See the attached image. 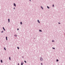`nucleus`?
<instances>
[{
	"mask_svg": "<svg viewBox=\"0 0 65 65\" xmlns=\"http://www.w3.org/2000/svg\"><path fill=\"white\" fill-rule=\"evenodd\" d=\"M40 60L41 61H42V60H43V59L41 58H40Z\"/></svg>",
	"mask_w": 65,
	"mask_h": 65,
	"instance_id": "f257e3e1",
	"label": "nucleus"
},
{
	"mask_svg": "<svg viewBox=\"0 0 65 65\" xmlns=\"http://www.w3.org/2000/svg\"><path fill=\"white\" fill-rule=\"evenodd\" d=\"M14 6H16V5H15V3H14Z\"/></svg>",
	"mask_w": 65,
	"mask_h": 65,
	"instance_id": "f03ea898",
	"label": "nucleus"
},
{
	"mask_svg": "<svg viewBox=\"0 0 65 65\" xmlns=\"http://www.w3.org/2000/svg\"><path fill=\"white\" fill-rule=\"evenodd\" d=\"M8 21L9 23V22H10V19H8Z\"/></svg>",
	"mask_w": 65,
	"mask_h": 65,
	"instance_id": "7ed1b4c3",
	"label": "nucleus"
},
{
	"mask_svg": "<svg viewBox=\"0 0 65 65\" xmlns=\"http://www.w3.org/2000/svg\"><path fill=\"white\" fill-rule=\"evenodd\" d=\"M3 29L4 30V31H5V29H4V27H3Z\"/></svg>",
	"mask_w": 65,
	"mask_h": 65,
	"instance_id": "20e7f679",
	"label": "nucleus"
},
{
	"mask_svg": "<svg viewBox=\"0 0 65 65\" xmlns=\"http://www.w3.org/2000/svg\"><path fill=\"white\" fill-rule=\"evenodd\" d=\"M23 62H22V63H21V65H23Z\"/></svg>",
	"mask_w": 65,
	"mask_h": 65,
	"instance_id": "39448f33",
	"label": "nucleus"
},
{
	"mask_svg": "<svg viewBox=\"0 0 65 65\" xmlns=\"http://www.w3.org/2000/svg\"><path fill=\"white\" fill-rule=\"evenodd\" d=\"M38 22L39 23H40V22H39V20H38Z\"/></svg>",
	"mask_w": 65,
	"mask_h": 65,
	"instance_id": "423d86ee",
	"label": "nucleus"
},
{
	"mask_svg": "<svg viewBox=\"0 0 65 65\" xmlns=\"http://www.w3.org/2000/svg\"><path fill=\"white\" fill-rule=\"evenodd\" d=\"M6 40H7V37H6Z\"/></svg>",
	"mask_w": 65,
	"mask_h": 65,
	"instance_id": "0eeeda50",
	"label": "nucleus"
},
{
	"mask_svg": "<svg viewBox=\"0 0 65 65\" xmlns=\"http://www.w3.org/2000/svg\"><path fill=\"white\" fill-rule=\"evenodd\" d=\"M1 63H3V62L2 61V60H1Z\"/></svg>",
	"mask_w": 65,
	"mask_h": 65,
	"instance_id": "6e6552de",
	"label": "nucleus"
},
{
	"mask_svg": "<svg viewBox=\"0 0 65 65\" xmlns=\"http://www.w3.org/2000/svg\"><path fill=\"white\" fill-rule=\"evenodd\" d=\"M14 36H17V35H15Z\"/></svg>",
	"mask_w": 65,
	"mask_h": 65,
	"instance_id": "1a4fd4ad",
	"label": "nucleus"
},
{
	"mask_svg": "<svg viewBox=\"0 0 65 65\" xmlns=\"http://www.w3.org/2000/svg\"><path fill=\"white\" fill-rule=\"evenodd\" d=\"M9 59L10 60H11V59L10 58V57H9Z\"/></svg>",
	"mask_w": 65,
	"mask_h": 65,
	"instance_id": "9d476101",
	"label": "nucleus"
},
{
	"mask_svg": "<svg viewBox=\"0 0 65 65\" xmlns=\"http://www.w3.org/2000/svg\"><path fill=\"white\" fill-rule=\"evenodd\" d=\"M41 8L42 9H43V7H42L41 6Z\"/></svg>",
	"mask_w": 65,
	"mask_h": 65,
	"instance_id": "9b49d317",
	"label": "nucleus"
},
{
	"mask_svg": "<svg viewBox=\"0 0 65 65\" xmlns=\"http://www.w3.org/2000/svg\"><path fill=\"white\" fill-rule=\"evenodd\" d=\"M56 61L57 62H58V61H59V60L58 59H57Z\"/></svg>",
	"mask_w": 65,
	"mask_h": 65,
	"instance_id": "f8f14e48",
	"label": "nucleus"
},
{
	"mask_svg": "<svg viewBox=\"0 0 65 65\" xmlns=\"http://www.w3.org/2000/svg\"><path fill=\"white\" fill-rule=\"evenodd\" d=\"M47 7L48 8H50V7H48V6H47Z\"/></svg>",
	"mask_w": 65,
	"mask_h": 65,
	"instance_id": "ddd939ff",
	"label": "nucleus"
},
{
	"mask_svg": "<svg viewBox=\"0 0 65 65\" xmlns=\"http://www.w3.org/2000/svg\"><path fill=\"white\" fill-rule=\"evenodd\" d=\"M40 32H42V31L41 30H39Z\"/></svg>",
	"mask_w": 65,
	"mask_h": 65,
	"instance_id": "4468645a",
	"label": "nucleus"
},
{
	"mask_svg": "<svg viewBox=\"0 0 65 65\" xmlns=\"http://www.w3.org/2000/svg\"><path fill=\"white\" fill-rule=\"evenodd\" d=\"M20 24H21L22 25V22H20Z\"/></svg>",
	"mask_w": 65,
	"mask_h": 65,
	"instance_id": "2eb2a0df",
	"label": "nucleus"
},
{
	"mask_svg": "<svg viewBox=\"0 0 65 65\" xmlns=\"http://www.w3.org/2000/svg\"><path fill=\"white\" fill-rule=\"evenodd\" d=\"M52 48H53V49H54V50L55 49V48L53 47Z\"/></svg>",
	"mask_w": 65,
	"mask_h": 65,
	"instance_id": "dca6fc26",
	"label": "nucleus"
},
{
	"mask_svg": "<svg viewBox=\"0 0 65 65\" xmlns=\"http://www.w3.org/2000/svg\"><path fill=\"white\" fill-rule=\"evenodd\" d=\"M24 62H25V63H27V62L26 61H24Z\"/></svg>",
	"mask_w": 65,
	"mask_h": 65,
	"instance_id": "f3484780",
	"label": "nucleus"
},
{
	"mask_svg": "<svg viewBox=\"0 0 65 65\" xmlns=\"http://www.w3.org/2000/svg\"><path fill=\"white\" fill-rule=\"evenodd\" d=\"M17 48H18V49H19V48H20L19 47H17Z\"/></svg>",
	"mask_w": 65,
	"mask_h": 65,
	"instance_id": "a211bd4d",
	"label": "nucleus"
},
{
	"mask_svg": "<svg viewBox=\"0 0 65 65\" xmlns=\"http://www.w3.org/2000/svg\"><path fill=\"white\" fill-rule=\"evenodd\" d=\"M4 50H5V51H6V48H4Z\"/></svg>",
	"mask_w": 65,
	"mask_h": 65,
	"instance_id": "6ab92c4d",
	"label": "nucleus"
},
{
	"mask_svg": "<svg viewBox=\"0 0 65 65\" xmlns=\"http://www.w3.org/2000/svg\"><path fill=\"white\" fill-rule=\"evenodd\" d=\"M54 40H52V42H54Z\"/></svg>",
	"mask_w": 65,
	"mask_h": 65,
	"instance_id": "aec40b11",
	"label": "nucleus"
},
{
	"mask_svg": "<svg viewBox=\"0 0 65 65\" xmlns=\"http://www.w3.org/2000/svg\"><path fill=\"white\" fill-rule=\"evenodd\" d=\"M53 7H54V5H53Z\"/></svg>",
	"mask_w": 65,
	"mask_h": 65,
	"instance_id": "412c9836",
	"label": "nucleus"
},
{
	"mask_svg": "<svg viewBox=\"0 0 65 65\" xmlns=\"http://www.w3.org/2000/svg\"><path fill=\"white\" fill-rule=\"evenodd\" d=\"M41 65H42V64H43L42 63H41Z\"/></svg>",
	"mask_w": 65,
	"mask_h": 65,
	"instance_id": "4be33fe9",
	"label": "nucleus"
},
{
	"mask_svg": "<svg viewBox=\"0 0 65 65\" xmlns=\"http://www.w3.org/2000/svg\"><path fill=\"white\" fill-rule=\"evenodd\" d=\"M3 31H1L2 33H3Z\"/></svg>",
	"mask_w": 65,
	"mask_h": 65,
	"instance_id": "5701e85b",
	"label": "nucleus"
},
{
	"mask_svg": "<svg viewBox=\"0 0 65 65\" xmlns=\"http://www.w3.org/2000/svg\"><path fill=\"white\" fill-rule=\"evenodd\" d=\"M19 30V28H18L17 30Z\"/></svg>",
	"mask_w": 65,
	"mask_h": 65,
	"instance_id": "b1692460",
	"label": "nucleus"
},
{
	"mask_svg": "<svg viewBox=\"0 0 65 65\" xmlns=\"http://www.w3.org/2000/svg\"><path fill=\"white\" fill-rule=\"evenodd\" d=\"M58 24H60V23H58Z\"/></svg>",
	"mask_w": 65,
	"mask_h": 65,
	"instance_id": "393cba45",
	"label": "nucleus"
},
{
	"mask_svg": "<svg viewBox=\"0 0 65 65\" xmlns=\"http://www.w3.org/2000/svg\"><path fill=\"white\" fill-rule=\"evenodd\" d=\"M22 58H24V57H22Z\"/></svg>",
	"mask_w": 65,
	"mask_h": 65,
	"instance_id": "a878e982",
	"label": "nucleus"
},
{
	"mask_svg": "<svg viewBox=\"0 0 65 65\" xmlns=\"http://www.w3.org/2000/svg\"><path fill=\"white\" fill-rule=\"evenodd\" d=\"M18 65H19V63H18Z\"/></svg>",
	"mask_w": 65,
	"mask_h": 65,
	"instance_id": "bb28decb",
	"label": "nucleus"
},
{
	"mask_svg": "<svg viewBox=\"0 0 65 65\" xmlns=\"http://www.w3.org/2000/svg\"><path fill=\"white\" fill-rule=\"evenodd\" d=\"M29 1H31V0H29Z\"/></svg>",
	"mask_w": 65,
	"mask_h": 65,
	"instance_id": "cd10ccee",
	"label": "nucleus"
}]
</instances>
